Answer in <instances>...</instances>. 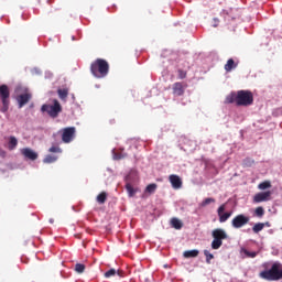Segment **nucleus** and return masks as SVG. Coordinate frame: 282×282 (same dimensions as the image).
<instances>
[{
	"instance_id": "obj_31",
	"label": "nucleus",
	"mask_w": 282,
	"mask_h": 282,
	"mask_svg": "<svg viewBox=\"0 0 282 282\" xmlns=\"http://www.w3.org/2000/svg\"><path fill=\"white\" fill-rule=\"evenodd\" d=\"M226 102H227L228 105H232V102H237V95L231 94L230 96H228V97L226 98Z\"/></svg>"
},
{
	"instance_id": "obj_17",
	"label": "nucleus",
	"mask_w": 282,
	"mask_h": 282,
	"mask_svg": "<svg viewBox=\"0 0 282 282\" xmlns=\"http://www.w3.org/2000/svg\"><path fill=\"white\" fill-rule=\"evenodd\" d=\"M183 257L185 259H195L196 257H199V250L193 249V250L184 251Z\"/></svg>"
},
{
	"instance_id": "obj_33",
	"label": "nucleus",
	"mask_w": 282,
	"mask_h": 282,
	"mask_svg": "<svg viewBox=\"0 0 282 282\" xmlns=\"http://www.w3.org/2000/svg\"><path fill=\"white\" fill-rule=\"evenodd\" d=\"M75 271H77L78 274H83V272H85V264L83 263L75 264Z\"/></svg>"
},
{
	"instance_id": "obj_21",
	"label": "nucleus",
	"mask_w": 282,
	"mask_h": 282,
	"mask_svg": "<svg viewBox=\"0 0 282 282\" xmlns=\"http://www.w3.org/2000/svg\"><path fill=\"white\" fill-rule=\"evenodd\" d=\"M155 191H158V184H155V183L149 184L145 187V193H149V195H153V193H155Z\"/></svg>"
},
{
	"instance_id": "obj_16",
	"label": "nucleus",
	"mask_w": 282,
	"mask_h": 282,
	"mask_svg": "<svg viewBox=\"0 0 282 282\" xmlns=\"http://www.w3.org/2000/svg\"><path fill=\"white\" fill-rule=\"evenodd\" d=\"M57 96L59 99H62L63 102H67V97L69 96V89L68 88L57 89Z\"/></svg>"
},
{
	"instance_id": "obj_20",
	"label": "nucleus",
	"mask_w": 282,
	"mask_h": 282,
	"mask_svg": "<svg viewBox=\"0 0 282 282\" xmlns=\"http://www.w3.org/2000/svg\"><path fill=\"white\" fill-rule=\"evenodd\" d=\"M17 144H19V140H17L15 137H10V139H9V150L14 151V149H17Z\"/></svg>"
},
{
	"instance_id": "obj_19",
	"label": "nucleus",
	"mask_w": 282,
	"mask_h": 282,
	"mask_svg": "<svg viewBox=\"0 0 282 282\" xmlns=\"http://www.w3.org/2000/svg\"><path fill=\"white\" fill-rule=\"evenodd\" d=\"M241 254H245L248 259H254L259 254L257 251H248V249H241Z\"/></svg>"
},
{
	"instance_id": "obj_6",
	"label": "nucleus",
	"mask_w": 282,
	"mask_h": 282,
	"mask_svg": "<svg viewBox=\"0 0 282 282\" xmlns=\"http://www.w3.org/2000/svg\"><path fill=\"white\" fill-rule=\"evenodd\" d=\"M0 98L3 105L1 111L2 113H6V111L10 109V88L8 85L0 86Z\"/></svg>"
},
{
	"instance_id": "obj_23",
	"label": "nucleus",
	"mask_w": 282,
	"mask_h": 282,
	"mask_svg": "<svg viewBox=\"0 0 282 282\" xmlns=\"http://www.w3.org/2000/svg\"><path fill=\"white\" fill-rule=\"evenodd\" d=\"M58 160V158L52 155V154H48L44 158L43 162L44 164H53V162H56Z\"/></svg>"
},
{
	"instance_id": "obj_36",
	"label": "nucleus",
	"mask_w": 282,
	"mask_h": 282,
	"mask_svg": "<svg viewBox=\"0 0 282 282\" xmlns=\"http://www.w3.org/2000/svg\"><path fill=\"white\" fill-rule=\"evenodd\" d=\"M213 28H219V19L217 18L213 19Z\"/></svg>"
},
{
	"instance_id": "obj_22",
	"label": "nucleus",
	"mask_w": 282,
	"mask_h": 282,
	"mask_svg": "<svg viewBox=\"0 0 282 282\" xmlns=\"http://www.w3.org/2000/svg\"><path fill=\"white\" fill-rule=\"evenodd\" d=\"M263 228H265V224L263 223H257L253 227L252 230L256 235H259V232H261V230H263Z\"/></svg>"
},
{
	"instance_id": "obj_28",
	"label": "nucleus",
	"mask_w": 282,
	"mask_h": 282,
	"mask_svg": "<svg viewBox=\"0 0 282 282\" xmlns=\"http://www.w3.org/2000/svg\"><path fill=\"white\" fill-rule=\"evenodd\" d=\"M215 198H205L202 203L200 206L202 208H205V206H208L209 204H215Z\"/></svg>"
},
{
	"instance_id": "obj_10",
	"label": "nucleus",
	"mask_w": 282,
	"mask_h": 282,
	"mask_svg": "<svg viewBox=\"0 0 282 282\" xmlns=\"http://www.w3.org/2000/svg\"><path fill=\"white\" fill-rule=\"evenodd\" d=\"M187 85L182 82H176L172 86V91L174 96H182L186 89Z\"/></svg>"
},
{
	"instance_id": "obj_34",
	"label": "nucleus",
	"mask_w": 282,
	"mask_h": 282,
	"mask_svg": "<svg viewBox=\"0 0 282 282\" xmlns=\"http://www.w3.org/2000/svg\"><path fill=\"white\" fill-rule=\"evenodd\" d=\"M50 153H62V150L59 147L53 145L48 149Z\"/></svg>"
},
{
	"instance_id": "obj_8",
	"label": "nucleus",
	"mask_w": 282,
	"mask_h": 282,
	"mask_svg": "<svg viewBox=\"0 0 282 282\" xmlns=\"http://www.w3.org/2000/svg\"><path fill=\"white\" fill-rule=\"evenodd\" d=\"M247 224H250V217L239 214L231 220L232 228H243V226H247Z\"/></svg>"
},
{
	"instance_id": "obj_29",
	"label": "nucleus",
	"mask_w": 282,
	"mask_h": 282,
	"mask_svg": "<svg viewBox=\"0 0 282 282\" xmlns=\"http://www.w3.org/2000/svg\"><path fill=\"white\" fill-rule=\"evenodd\" d=\"M254 215L256 217H263V215H265V209H263V207H257L254 210Z\"/></svg>"
},
{
	"instance_id": "obj_14",
	"label": "nucleus",
	"mask_w": 282,
	"mask_h": 282,
	"mask_svg": "<svg viewBox=\"0 0 282 282\" xmlns=\"http://www.w3.org/2000/svg\"><path fill=\"white\" fill-rule=\"evenodd\" d=\"M239 67V61L235 62V59L229 58L224 66L225 72L230 73L232 69H237Z\"/></svg>"
},
{
	"instance_id": "obj_1",
	"label": "nucleus",
	"mask_w": 282,
	"mask_h": 282,
	"mask_svg": "<svg viewBox=\"0 0 282 282\" xmlns=\"http://www.w3.org/2000/svg\"><path fill=\"white\" fill-rule=\"evenodd\" d=\"M90 73L95 78H107L109 75V62L97 58L90 64Z\"/></svg>"
},
{
	"instance_id": "obj_5",
	"label": "nucleus",
	"mask_w": 282,
	"mask_h": 282,
	"mask_svg": "<svg viewBox=\"0 0 282 282\" xmlns=\"http://www.w3.org/2000/svg\"><path fill=\"white\" fill-rule=\"evenodd\" d=\"M41 111H43V113L46 112L51 118H58V113L63 111V106H61V102L57 101V99H54L53 105L44 104Z\"/></svg>"
},
{
	"instance_id": "obj_38",
	"label": "nucleus",
	"mask_w": 282,
	"mask_h": 282,
	"mask_svg": "<svg viewBox=\"0 0 282 282\" xmlns=\"http://www.w3.org/2000/svg\"><path fill=\"white\" fill-rule=\"evenodd\" d=\"M0 158H6V151H3V149L0 148Z\"/></svg>"
},
{
	"instance_id": "obj_35",
	"label": "nucleus",
	"mask_w": 282,
	"mask_h": 282,
	"mask_svg": "<svg viewBox=\"0 0 282 282\" xmlns=\"http://www.w3.org/2000/svg\"><path fill=\"white\" fill-rule=\"evenodd\" d=\"M252 164H254V160L247 158L243 160V165L245 166H252Z\"/></svg>"
},
{
	"instance_id": "obj_37",
	"label": "nucleus",
	"mask_w": 282,
	"mask_h": 282,
	"mask_svg": "<svg viewBox=\"0 0 282 282\" xmlns=\"http://www.w3.org/2000/svg\"><path fill=\"white\" fill-rule=\"evenodd\" d=\"M117 274H118V276L123 278L124 276V271L117 270Z\"/></svg>"
},
{
	"instance_id": "obj_4",
	"label": "nucleus",
	"mask_w": 282,
	"mask_h": 282,
	"mask_svg": "<svg viewBox=\"0 0 282 282\" xmlns=\"http://www.w3.org/2000/svg\"><path fill=\"white\" fill-rule=\"evenodd\" d=\"M254 102V97L250 90H239L236 95V105L238 107H249Z\"/></svg>"
},
{
	"instance_id": "obj_39",
	"label": "nucleus",
	"mask_w": 282,
	"mask_h": 282,
	"mask_svg": "<svg viewBox=\"0 0 282 282\" xmlns=\"http://www.w3.org/2000/svg\"><path fill=\"white\" fill-rule=\"evenodd\" d=\"M127 155H119L118 158H117V160H122L123 158H126Z\"/></svg>"
},
{
	"instance_id": "obj_32",
	"label": "nucleus",
	"mask_w": 282,
	"mask_h": 282,
	"mask_svg": "<svg viewBox=\"0 0 282 282\" xmlns=\"http://www.w3.org/2000/svg\"><path fill=\"white\" fill-rule=\"evenodd\" d=\"M177 76H178L180 80H184V78H186V76H187V73H186V70L178 68Z\"/></svg>"
},
{
	"instance_id": "obj_3",
	"label": "nucleus",
	"mask_w": 282,
	"mask_h": 282,
	"mask_svg": "<svg viewBox=\"0 0 282 282\" xmlns=\"http://www.w3.org/2000/svg\"><path fill=\"white\" fill-rule=\"evenodd\" d=\"M212 249L219 250L224 246V240L228 239V234L221 228H216L212 231Z\"/></svg>"
},
{
	"instance_id": "obj_26",
	"label": "nucleus",
	"mask_w": 282,
	"mask_h": 282,
	"mask_svg": "<svg viewBox=\"0 0 282 282\" xmlns=\"http://www.w3.org/2000/svg\"><path fill=\"white\" fill-rule=\"evenodd\" d=\"M105 202H107V194H106V192H101V193L97 196V203H98V204H105Z\"/></svg>"
},
{
	"instance_id": "obj_15",
	"label": "nucleus",
	"mask_w": 282,
	"mask_h": 282,
	"mask_svg": "<svg viewBox=\"0 0 282 282\" xmlns=\"http://www.w3.org/2000/svg\"><path fill=\"white\" fill-rule=\"evenodd\" d=\"M22 155H24V158H28V160H37L39 154H36V152H34L32 149L25 148L22 150Z\"/></svg>"
},
{
	"instance_id": "obj_30",
	"label": "nucleus",
	"mask_w": 282,
	"mask_h": 282,
	"mask_svg": "<svg viewBox=\"0 0 282 282\" xmlns=\"http://www.w3.org/2000/svg\"><path fill=\"white\" fill-rule=\"evenodd\" d=\"M116 274H117L116 269H110V270H108V271L104 274V276H105V279H111V276H116Z\"/></svg>"
},
{
	"instance_id": "obj_13",
	"label": "nucleus",
	"mask_w": 282,
	"mask_h": 282,
	"mask_svg": "<svg viewBox=\"0 0 282 282\" xmlns=\"http://www.w3.org/2000/svg\"><path fill=\"white\" fill-rule=\"evenodd\" d=\"M169 180L170 184L175 191L182 188V178L180 176H177L176 174H172L169 176Z\"/></svg>"
},
{
	"instance_id": "obj_27",
	"label": "nucleus",
	"mask_w": 282,
	"mask_h": 282,
	"mask_svg": "<svg viewBox=\"0 0 282 282\" xmlns=\"http://www.w3.org/2000/svg\"><path fill=\"white\" fill-rule=\"evenodd\" d=\"M204 256L206 257V263L210 264V261L215 259V256L208 250H204Z\"/></svg>"
},
{
	"instance_id": "obj_24",
	"label": "nucleus",
	"mask_w": 282,
	"mask_h": 282,
	"mask_svg": "<svg viewBox=\"0 0 282 282\" xmlns=\"http://www.w3.org/2000/svg\"><path fill=\"white\" fill-rule=\"evenodd\" d=\"M260 191H265L267 188H272V183L270 181H264L258 185Z\"/></svg>"
},
{
	"instance_id": "obj_12",
	"label": "nucleus",
	"mask_w": 282,
	"mask_h": 282,
	"mask_svg": "<svg viewBox=\"0 0 282 282\" xmlns=\"http://www.w3.org/2000/svg\"><path fill=\"white\" fill-rule=\"evenodd\" d=\"M31 99H32V95L28 93L18 96L17 100L19 104V109H22L23 107H25V105H28Z\"/></svg>"
},
{
	"instance_id": "obj_7",
	"label": "nucleus",
	"mask_w": 282,
	"mask_h": 282,
	"mask_svg": "<svg viewBox=\"0 0 282 282\" xmlns=\"http://www.w3.org/2000/svg\"><path fill=\"white\" fill-rule=\"evenodd\" d=\"M59 133H62V142H64V144H69V142H72V140H74V137L76 135V128H64L59 131Z\"/></svg>"
},
{
	"instance_id": "obj_25",
	"label": "nucleus",
	"mask_w": 282,
	"mask_h": 282,
	"mask_svg": "<svg viewBox=\"0 0 282 282\" xmlns=\"http://www.w3.org/2000/svg\"><path fill=\"white\" fill-rule=\"evenodd\" d=\"M126 189L129 197H133V195H135V189L133 188V185H131V183L126 184Z\"/></svg>"
},
{
	"instance_id": "obj_11",
	"label": "nucleus",
	"mask_w": 282,
	"mask_h": 282,
	"mask_svg": "<svg viewBox=\"0 0 282 282\" xmlns=\"http://www.w3.org/2000/svg\"><path fill=\"white\" fill-rule=\"evenodd\" d=\"M271 195H272V192H270V191H268V192H260V193L254 195L253 202L256 204H261V202H268V199H270Z\"/></svg>"
},
{
	"instance_id": "obj_18",
	"label": "nucleus",
	"mask_w": 282,
	"mask_h": 282,
	"mask_svg": "<svg viewBox=\"0 0 282 282\" xmlns=\"http://www.w3.org/2000/svg\"><path fill=\"white\" fill-rule=\"evenodd\" d=\"M171 225H172V228H175V230H182V228L184 227V223H182L180 218H172Z\"/></svg>"
},
{
	"instance_id": "obj_2",
	"label": "nucleus",
	"mask_w": 282,
	"mask_h": 282,
	"mask_svg": "<svg viewBox=\"0 0 282 282\" xmlns=\"http://www.w3.org/2000/svg\"><path fill=\"white\" fill-rule=\"evenodd\" d=\"M261 279L267 281H281L282 279V264L275 262L272 264L271 270L260 272Z\"/></svg>"
},
{
	"instance_id": "obj_9",
	"label": "nucleus",
	"mask_w": 282,
	"mask_h": 282,
	"mask_svg": "<svg viewBox=\"0 0 282 282\" xmlns=\"http://www.w3.org/2000/svg\"><path fill=\"white\" fill-rule=\"evenodd\" d=\"M217 215L219 217V223L226 224V221L232 217V212H226V204H223L218 207Z\"/></svg>"
}]
</instances>
